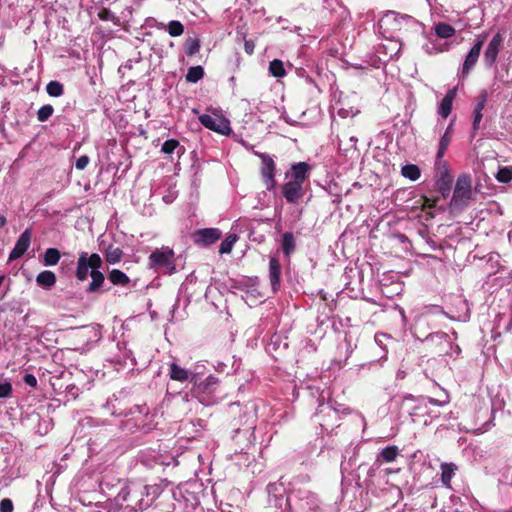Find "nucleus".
Masks as SVG:
<instances>
[{
	"instance_id": "1",
	"label": "nucleus",
	"mask_w": 512,
	"mask_h": 512,
	"mask_svg": "<svg viewBox=\"0 0 512 512\" xmlns=\"http://www.w3.org/2000/svg\"><path fill=\"white\" fill-rule=\"evenodd\" d=\"M158 496L159 488L157 486L128 484L119 491L115 501L119 505H125L131 511L137 512L150 507Z\"/></svg>"
},
{
	"instance_id": "2",
	"label": "nucleus",
	"mask_w": 512,
	"mask_h": 512,
	"mask_svg": "<svg viewBox=\"0 0 512 512\" xmlns=\"http://www.w3.org/2000/svg\"><path fill=\"white\" fill-rule=\"evenodd\" d=\"M449 402L448 399L437 400L434 398H415L412 395H407L403 398L402 408L406 409L412 420L415 422L416 417L428 414V404L435 406H444Z\"/></svg>"
},
{
	"instance_id": "3",
	"label": "nucleus",
	"mask_w": 512,
	"mask_h": 512,
	"mask_svg": "<svg viewBox=\"0 0 512 512\" xmlns=\"http://www.w3.org/2000/svg\"><path fill=\"white\" fill-rule=\"evenodd\" d=\"M149 267L161 269L169 275L174 274L176 272L174 251L167 246L154 250L149 256Z\"/></svg>"
},
{
	"instance_id": "4",
	"label": "nucleus",
	"mask_w": 512,
	"mask_h": 512,
	"mask_svg": "<svg viewBox=\"0 0 512 512\" xmlns=\"http://www.w3.org/2000/svg\"><path fill=\"white\" fill-rule=\"evenodd\" d=\"M217 385L218 378L215 376L210 375L205 380L198 381V376L196 375V383H193L192 393L203 405L209 406L216 402L212 394L216 391Z\"/></svg>"
},
{
	"instance_id": "5",
	"label": "nucleus",
	"mask_w": 512,
	"mask_h": 512,
	"mask_svg": "<svg viewBox=\"0 0 512 512\" xmlns=\"http://www.w3.org/2000/svg\"><path fill=\"white\" fill-rule=\"evenodd\" d=\"M410 21L412 18L407 15L389 11L380 19L379 28L386 37H392L394 32L401 30Z\"/></svg>"
},
{
	"instance_id": "6",
	"label": "nucleus",
	"mask_w": 512,
	"mask_h": 512,
	"mask_svg": "<svg viewBox=\"0 0 512 512\" xmlns=\"http://www.w3.org/2000/svg\"><path fill=\"white\" fill-rule=\"evenodd\" d=\"M102 263V259L98 254L93 253L89 256L88 253L82 252L77 261L76 278L79 281H85L88 278L89 269L91 271L100 269Z\"/></svg>"
},
{
	"instance_id": "7",
	"label": "nucleus",
	"mask_w": 512,
	"mask_h": 512,
	"mask_svg": "<svg viewBox=\"0 0 512 512\" xmlns=\"http://www.w3.org/2000/svg\"><path fill=\"white\" fill-rule=\"evenodd\" d=\"M199 121L205 128L221 135H229L231 133L229 120L215 111L212 114L200 115Z\"/></svg>"
},
{
	"instance_id": "8",
	"label": "nucleus",
	"mask_w": 512,
	"mask_h": 512,
	"mask_svg": "<svg viewBox=\"0 0 512 512\" xmlns=\"http://www.w3.org/2000/svg\"><path fill=\"white\" fill-rule=\"evenodd\" d=\"M484 42L485 36H479L472 48L467 53L461 69L462 77H466L477 63Z\"/></svg>"
},
{
	"instance_id": "9",
	"label": "nucleus",
	"mask_w": 512,
	"mask_h": 512,
	"mask_svg": "<svg viewBox=\"0 0 512 512\" xmlns=\"http://www.w3.org/2000/svg\"><path fill=\"white\" fill-rule=\"evenodd\" d=\"M259 157L262 160L261 175L267 190H273L276 186L275 181V163L274 160L268 155L261 153Z\"/></svg>"
},
{
	"instance_id": "10",
	"label": "nucleus",
	"mask_w": 512,
	"mask_h": 512,
	"mask_svg": "<svg viewBox=\"0 0 512 512\" xmlns=\"http://www.w3.org/2000/svg\"><path fill=\"white\" fill-rule=\"evenodd\" d=\"M503 40L504 39L502 35L497 33L488 43L484 52V63L488 68L493 67V65L496 63Z\"/></svg>"
},
{
	"instance_id": "11",
	"label": "nucleus",
	"mask_w": 512,
	"mask_h": 512,
	"mask_svg": "<svg viewBox=\"0 0 512 512\" xmlns=\"http://www.w3.org/2000/svg\"><path fill=\"white\" fill-rule=\"evenodd\" d=\"M282 194L287 202L298 203L304 195L302 184L289 180L282 186Z\"/></svg>"
},
{
	"instance_id": "12",
	"label": "nucleus",
	"mask_w": 512,
	"mask_h": 512,
	"mask_svg": "<svg viewBox=\"0 0 512 512\" xmlns=\"http://www.w3.org/2000/svg\"><path fill=\"white\" fill-rule=\"evenodd\" d=\"M31 242V231L26 229L18 238L13 250L9 255V260L13 261L20 258L29 248Z\"/></svg>"
},
{
	"instance_id": "13",
	"label": "nucleus",
	"mask_w": 512,
	"mask_h": 512,
	"mask_svg": "<svg viewBox=\"0 0 512 512\" xmlns=\"http://www.w3.org/2000/svg\"><path fill=\"white\" fill-rule=\"evenodd\" d=\"M221 237V232L217 228L200 229L194 234V241L202 245H210Z\"/></svg>"
},
{
	"instance_id": "14",
	"label": "nucleus",
	"mask_w": 512,
	"mask_h": 512,
	"mask_svg": "<svg viewBox=\"0 0 512 512\" xmlns=\"http://www.w3.org/2000/svg\"><path fill=\"white\" fill-rule=\"evenodd\" d=\"M169 370V376L172 380L179 382L190 381L191 383H196L197 374L180 367L176 363H171Z\"/></svg>"
},
{
	"instance_id": "15",
	"label": "nucleus",
	"mask_w": 512,
	"mask_h": 512,
	"mask_svg": "<svg viewBox=\"0 0 512 512\" xmlns=\"http://www.w3.org/2000/svg\"><path fill=\"white\" fill-rule=\"evenodd\" d=\"M310 166L305 162H299L294 164L290 171L286 173V178H290L291 181L303 184L305 179L308 177Z\"/></svg>"
},
{
	"instance_id": "16",
	"label": "nucleus",
	"mask_w": 512,
	"mask_h": 512,
	"mask_svg": "<svg viewBox=\"0 0 512 512\" xmlns=\"http://www.w3.org/2000/svg\"><path fill=\"white\" fill-rule=\"evenodd\" d=\"M456 95H457V88H452L446 93V95L442 99L441 103L438 106V110H437L438 114L442 118L446 119L450 115V113L452 111L453 101L456 98Z\"/></svg>"
},
{
	"instance_id": "17",
	"label": "nucleus",
	"mask_w": 512,
	"mask_h": 512,
	"mask_svg": "<svg viewBox=\"0 0 512 512\" xmlns=\"http://www.w3.org/2000/svg\"><path fill=\"white\" fill-rule=\"evenodd\" d=\"M470 195V181L466 176L459 177L454 189V199H467Z\"/></svg>"
},
{
	"instance_id": "18",
	"label": "nucleus",
	"mask_w": 512,
	"mask_h": 512,
	"mask_svg": "<svg viewBox=\"0 0 512 512\" xmlns=\"http://www.w3.org/2000/svg\"><path fill=\"white\" fill-rule=\"evenodd\" d=\"M280 272L281 266L277 258L272 257L269 261V276L272 288L276 290V288L280 284Z\"/></svg>"
},
{
	"instance_id": "19",
	"label": "nucleus",
	"mask_w": 512,
	"mask_h": 512,
	"mask_svg": "<svg viewBox=\"0 0 512 512\" xmlns=\"http://www.w3.org/2000/svg\"><path fill=\"white\" fill-rule=\"evenodd\" d=\"M441 482L442 484L450 488L451 480L457 470V466L454 463H442L441 466Z\"/></svg>"
},
{
	"instance_id": "20",
	"label": "nucleus",
	"mask_w": 512,
	"mask_h": 512,
	"mask_svg": "<svg viewBox=\"0 0 512 512\" xmlns=\"http://www.w3.org/2000/svg\"><path fill=\"white\" fill-rule=\"evenodd\" d=\"M36 282L44 288H51L56 283V276L52 271H43L36 277Z\"/></svg>"
},
{
	"instance_id": "21",
	"label": "nucleus",
	"mask_w": 512,
	"mask_h": 512,
	"mask_svg": "<svg viewBox=\"0 0 512 512\" xmlns=\"http://www.w3.org/2000/svg\"><path fill=\"white\" fill-rule=\"evenodd\" d=\"M90 276L92 278V281L90 282L87 291L90 293H94L100 289V287L104 283L105 277L103 273L99 271V269H94L93 271H91Z\"/></svg>"
},
{
	"instance_id": "22",
	"label": "nucleus",
	"mask_w": 512,
	"mask_h": 512,
	"mask_svg": "<svg viewBox=\"0 0 512 512\" xmlns=\"http://www.w3.org/2000/svg\"><path fill=\"white\" fill-rule=\"evenodd\" d=\"M435 34L439 37V38H443V39H448V38H451L455 35L456 33V30L453 26L447 24V23H444V22H439L435 25Z\"/></svg>"
},
{
	"instance_id": "23",
	"label": "nucleus",
	"mask_w": 512,
	"mask_h": 512,
	"mask_svg": "<svg viewBox=\"0 0 512 512\" xmlns=\"http://www.w3.org/2000/svg\"><path fill=\"white\" fill-rule=\"evenodd\" d=\"M109 280L114 285H121V286H126L130 282L129 277L124 272H122L121 270H118V269H113L109 273Z\"/></svg>"
},
{
	"instance_id": "24",
	"label": "nucleus",
	"mask_w": 512,
	"mask_h": 512,
	"mask_svg": "<svg viewBox=\"0 0 512 512\" xmlns=\"http://www.w3.org/2000/svg\"><path fill=\"white\" fill-rule=\"evenodd\" d=\"M105 256H106V261L109 264H116L121 260V258L123 256V252L118 247L109 246L106 250Z\"/></svg>"
},
{
	"instance_id": "25",
	"label": "nucleus",
	"mask_w": 512,
	"mask_h": 512,
	"mask_svg": "<svg viewBox=\"0 0 512 512\" xmlns=\"http://www.w3.org/2000/svg\"><path fill=\"white\" fill-rule=\"evenodd\" d=\"M60 259V252L56 248H48L44 253V264L46 266H54Z\"/></svg>"
},
{
	"instance_id": "26",
	"label": "nucleus",
	"mask_w": 512,
	"mask_h": 512,
	"mask_svg": "<svg viewBox=\"0 0 512 512\" xmlns=\"http://www.w3.org/2000/svg\"><path fill=\"white\" fill-rule=\"evenodd\" d=\"M398 455L399 450L396 446H388L380 452L379 457L382 458L384 462L389 463L393 462Z\"/></svg>"
},
{
	"instance_id": "27",
	"label": "nucleus",
	"mask_w": 512,
	"mask_h": 512,
	"mask_svg": "<svg viewBox=\"0 0 512 512\" xmlns=\"http://www.w3.org/2000/svg\"><path fill=\"white\" fill-rule=\"evenodd\" d=\"M204 76V70L201 66H193L188 69L186 80L190 83H196Z\"/></svg>"
},
{
	"instance_id": "28",
	"label": "nucleus",
	"mask_w": 512,
	"mask_h": 512,
	"mask_svg": "<svg viewBox=\"0 0 512 512\" xmlns=\"http://www.w3.org/2000/svg\"><path fill=\"white\" fill-rule=\"evenodd\" d=\"M401 173L405 178H408L412 181H415L420 177V169L418 166L413 164L403 166Z\"/></svg>"
},
{
	"instance_id": "29",
	"label": "nucleus",
	"mask_w": 512,
	"mask_h": 512,
	"mask_svg": "<svg viewBox=\"0 0 512 512\" xmlns=\"http://www.w3.org/2000/svg\"><path fill=\"white\" fill-rule=\"evenodd\" d=\"M237 241V236L234 234L228 235L220 244L219 252L221 254H228L232 251L233 245Z\"/></svg>"
},
{
	"instance_id": "30",
	"label": "nucleus",
	"mask_w": 512,
	"mask_h": 512,
	"mask_svg": "<svg viewBox=\"0 0 512 512\" xmlns=\"http://www.w3.org/2000/svg\"><path fill=\"white\" fill-rule=\"evenodd\" d=\"M269 71L274 77H283L285 75L283 62L281 60L274 59L269 64Z\"/></svg>"
},
{
	"instance_id": "31",
	"label": "nucleus",
	"mask_w": 512,
	"mask_h": 512,
	"mask_svg": "<svg viewBox=\"0 0 512 512\" xmlns=\"http://www.w3.org/2000/svg\"><path fill=\"white\" fill-rule=\"evenodd\" d=\"M47 93L52 97H59L63 94V85L58 81H50L46 86Z\"/></svg>"
},
{
	"instance_id": "32",
	"label": "nucleus",
	"mask_w": 512,
	"mask_h": 512,
	"mask_svg": "<svg viewBox=\"0 0 512 512\" xmlns=\"http://www.w3.org/2000/svg\"><path fill=\"white\" fill-rule=\"evenodd\" d=\"M184 32V26L180 21H170L168 23V33L172 37H178Z\"/></svg>"
},
{
	"instance_id": "33",
	"label": "nucleus",
	"mask_w": 512,
	"mask_h": 512,
	"mask_svg": "<svg viewBox=\"0 0 512 512\" xmlns=\"http://www.w3.org/2000/svg\"><path fill=\"white\" fill-rule=\"evenodd\" d=\"M294 237L292 235V233H289V232H286L284 235H283V240H282V248H283V251L286 255H289L290 252L294 249Z\"/></svg>"
},
{
	"instance_id": "34",
	"label": "nucleus",
	"mask_w": 512,
	"mask_h": 512,
	"mask_svg": "<svg viewBox=\"0 0 512 512\" xmlns=\"http://www.w3.org/2000/svg\"><path fill=\"white\" fill-rule=\"evenodd\" d=\"M451 137H452V135H448V134L444 133L442 135V137L440 138L439 148H438V152H437L438 159H441L444 156V154L450 144Z\"/></svg>"
},
{
	"instance_id": "35",
	"label": "nucleus",
	"mask_w": 512,
	"mask_h": 512,
	"mask_svg": "<svg viewBox=\"0 0 512 512\" xmlns=\"http://www.w3.org/2000/svg\"><path fill=\"white\" fill-rule=\"evenodd\" d=\"M53 112L54 109L51 105H44L37 111V119L44 122L52 116Z\"/></svg>"
},
{
	"instance_id": "36",
	"label": "nucleus",
	"mask_w": 512,
	"mask_h": 512,
	"mask_svg": "<svg viewBox=\"0 0 512 512\" xmlns=\"http://www.w3.org/2000/svg\"><path fill=\"white\" fill-rule=\"evenodd\" d=\"M200 49V43H199V40L197 39H188L185 43V51H186V54L189 55V56H192L194 54H196Z\"/></svg>"
},
{
	"instance_id": "37",
	"label": "nucleus",
	"mask_w": 512,
	"mask_h": 512,
	"mask_svg": "<svg viewBox=\"0 0 512 512\" xmlns=\"http://www.w3.org/2000/svg\"><path fill=\"white\" fill-rule=\"evenodd\" d=\"M12 393V384L8 379L0 380V399L7 398Z\"/></svg>"
},
{
	"instance_id": "38",
	"label": "nucleus",
	"mask_w": 512,
	"mask_h": 512,
	"mask_svg": "<svg viewBox=\"0 0 512 512\" xmlns=\"http://www.w3.org/2000/svg\"><path fill=\"white\" fill-rule=\"evenodd\" d=\"M496 178L499 182L508 183L512 180V171L507 167L501 168L497 172Z\"/></svg>"
},
{
	"instance_id": "39",
	"label": "nucleus",
	"mask_w": 512,
	"mask_h": 512,
	"mask_svg": "<svg viewBox=\"0 0 512 512\" xmlns=\"http://www.w3.org/2000/svg\"><path fill=\"white\" fill-rule=\"evenodd\" d=\"M178 146L179 142L177 140L169 139L163 143L161 151L165 154H172Z\"/></svg>"
},
{
	"instance_id": "40",
	"label": "nucleus",
	"mask_w": 512,
	"mask_h": 512,
	"mask_svg": "<svg viewBox=\"0 0 512 512\" xmlns=\"http://www.w3.org/2000/svg\"><path fill=\"white\" fill-rule=\"evenodd\" d=\"M487 97H488L487 91L486 90L481 91V93L477 97V103H476L474 111H479V112L483 111V109L485 108V105L487 103Z\"/></svg>"
},
{
	"instance_id": "41",
	"label": "nucleus",
	"mask_w": 512,
	"mask_h": 512,
	"mask_svg": "<svg viewBox=\"0 0 512 512\" xmlns=\"http://www.w3.org/2000/svg\"><path fill=\"white\" fill-rule=\"evenodd\" d=\"M391 337L384 333H378L375 335V342L384 350H386L387 345L386 342L390 341Z\"/></svg>"
},
{
	"instance_id": "42",
	"label": "nucleus",
	"mask_w": 512,
	"mask_h": 512,
	"mask_svg": "<svg viewBox=\"0 0 512 512\" xmlns=\"http://www.w3.org/2000/svg\"><path fill=\"white\" fill-rule=\"evenodd\" d=\"M89 163V157L86 155L80 156L75 163V167L78 170H84Z\"/></svg>"
},
{
	"instance_id": "43",
	"label": "nucleus",
	"mask_w": 512,
	"mask_h": 512,
	"mask_svg": "<svg viewBox=\"0 0 512 512\" xmlns=\"http://www.w3.org/2000/svg\"><path fill=\"white\" fill-rule=\"evenodd\" d=\"M13 503L10 499L5 498L0 502V512H12Z\"/></svg>"
},
{
	"instance_id": "44",
	"label": "nucleus",
	"mask_w": 512,
	"mask_h": 512,
	"mask_svg": "<svg viewBox=\"0 0 512 512\" xmlns=\"http://www.w3.org/2000/svg\"><path fill=\"white\" fill-rule=\"evenodd\" d=\"M482 112L474 111V118H473V130H478L480 122L482 120Z\"/></svg>"
},
{
	"instance_id": "45",
	"label": "nucleus",
	"mask_w": 512,
	"mask_h": 512,
	"mask_svg": "<svg viewBox=\"0 0 512 512\" xmlns=\"http://www.w3.org/2000/svg\"><path fill=\"white\" fill-rule=\"evenodd\" d=\"M23 380L31 387H36L37 385V379L33 374H25Z\"/></svg>"
},
{
	"instance_id": "46",
	"label": "nucleus",
	"mask_w": 512,
	"mask_h": 512,
	"mask_svg": "<svg viewBox=\"0 0 512 512\" xmlns=\"http://www.w3.org/2000/svg\"><path fill=\"white\" fill-rule=\"evenodd\" d=\"M454 122L455 120H451L450 124L448 125V127L446 128L445 130V134H448V135H452L453 134V126H454Z\"/></svg>"
},
{
	"instance_id": "47",
	"label": "nucleus",
	"mask_w": 512,
	"mask_h": 512,
	"mask_svg": "<svg viewBox=\"0 0 512 512\" xmlns=\"http://www.w3.org/2000/svg\"><path fill=\"white\" fill-rule=\"evenodd\" d=\"M253 50H254V45L251 44L250 42H246L245 43V51L248 53V54H252L253 53Z\"/></svg>"
},
{
	"instance_id": "48",
	"label": "nucleus",
	"mask_w": 512,
	"mask_h": 512,
	"mask_svg": "<svg viewBox=\"0 0 512 512\" xmlns=\"http://www.w3.org/2000/svg\"><path fill=\"white\" fill-rule=\"evenodd\" d=\"M506 330L509 331V332H512V319L509 322V324L507 325Z\"/></svg>"
},
{
	"instance_id": "49",
	"label": "nucleus",
	"mask_w": 512,
	"mask_h": 512,
	"mask_svg": "<svg viewBox=\"0 0 512 512\" xmlns=\"http://www.w3.org/2000/svg\"><path fill=\"white\" fill-rule=\"evenodd\" d=\"M5 222H6V219H5L4 217H2V218L0 219V225H4V224H5Z\"/></svg>"
},
{
	"instance_id": "50",
	"label": "nucleus",
	"mask_w": 512,
	"mask_h": 512,
	"mask_svg": "<svg viewBox=\"0 0 512 512\" xmlns=\"http://www.w3.org/2000/svg\"><path fill=\"white\" fill-rule=\"evenodd\" d=\"M350 140H351L352 142H354V143H356V141H357L354 137H351V138H350Z\"/></svg>"
}]
</instances>
